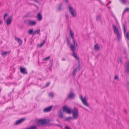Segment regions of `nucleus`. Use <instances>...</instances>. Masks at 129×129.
<instances>
[{"label":"nucleus","instance_id":"f257e3e1","mask_svg":"<svg viewBox=\"0 0 129 129\" xmlns=\"http://www.w3.org/2000/svg\"><path fill=\"white\" fill-rule=\"evenodd\" d=\"M113 29L115 35L116 36L118 39H119L120 38L121 34L119 32V30L114 25H113Z\"/></svg>","mask_w":129,"mask_h":129},{"label":"nucleus","instance_id":"f03ea898","mask_svg":"<svg viewBox=\"0 0 129 129\" xmlns=\"http://www.w3.org/2000/svg\"><path fill=\"white\" fill-rule=\"evenodd\" d=\"M50 121L49 120L46 119H39L38 121L39 125H42L49 123Z\"/></svg>","mask_w":129,"mask_h":129},{"label":"nucleus","instance_id":"7ed1b4c3","mask_svg":"<svg viewBox=\"0 0 129 129\" xmlns=\"http://www.w3.org/2000/svg\"><path fill=\"white\" fill-rule=\"evenodd\" d=\"M73 116L75 119H77L78 116V109L74 108L72 111Z\"/></svg>","mask_w":129,"mask_h":129},{"label":"nucleus","instance_id":"20e7f679","mask_svg":"<svg viewBox=\"0 0 129 129\" xmlns=\"http://www.w3.org/2000/svg\"><path fill=\"white\" fill-rule=\"evenodd\" d=\"M69 10L70 13L73 17H75L76 16V13L75 10L70 6H69Z\"/></svg>","mask_w":129,"mask_h":129},{"label":"nucleus","instance_id":"39448f33","mask_svg":"<svg viewBox=\"0 0 129 129\" xmlns=\"http://www.w3.org/2000/svg\"><path fill=\"white\" fill-rule=\"evenodd\" d=\"M73 41L74 44L73 45H70V47L73 52H74L76 48V47H77L78 46V44L76 43L74 39H73Z\"/></svg>","mask_w":129,"mask_h":129},{"label":"nucleus","instance_id":"423d86ee","mask_svg":"<svg viewBox=\"0 0 129 129\" xmlns=\"http://www.w3.org/2000/svg\"><path fill=\"white\" fill-rule=\"evenodd\" d=\"M79 98L82 103L84 105L87 107L88 106V105L86 102V98L85 97L83 98L82 96L80 95L79 96Z\"/></svg>","mask_w":129,"mask_h":129},{"label":"nucleus","instance_id":"0eeeda50","mask_svg":"<svg viewBox=\"0 0 129 129\" xmlns=\"http://www.w3.org/2000/svg\"><path fill=\"white\" fill-rule=\"evenodd\" d=\"M63 110L65 111L67 113L70 114L71 112V110L67 106H65L63 107Z\"/></svg>","mask_w":129,"mask_h":129},{"label":"nucleus","instance_id":"6e6552de","mask_svg":"<svg viewBox=\"0 0 129 129\" xmlns=\"http://www.w3.org/2000/svg\"><path fill=\"white\" fill-rule=\"evenodd\" d=\"M12 17L11 16L9 17L6 20V22L7 25H10L12 22Z\"/></svg>","mask_w":129,"mask_h":129},{"label":"nucleus","instance_id":"1a4fd4ad","mask_svg":"<svg viewBox=\"0 0 129 129\" xmlns=\"http://www.w3.org/2000/svg\"><path fill=\"white\" fill-rule=\"evenodd\" d=\"M20 71L21 73L23 74H27V71L24 68L20 67Z\"/></svg>","mask_w":129,"mask_h":129},{"label":"nucleus","instance_id":"9d476101","mask_svg":"<svg viewBox=\"0 0 129 129\" xmlns=\"http://www.w3.org/2000/svg\"><path fill=\"white\" fill-rule=\"evenodd\" d=\"M25 119L24 118H23L21 119H20L18 120L16 122L14 123V124L15 125H17L20 124L21 122H22Z\"/></svg>","mask_w":129,"mask_h":129},{"label":"nucleus","instance_id":"9b49d317","mask_svg":"<svg viewBox=\"0 0 129 129\" xmlns=\"http://www.w3.org/2000/svg\"><path fill=\"white\" fill-rule=\"evenodd\" d=\"M52 108V107L51 106H50L44 109V112H47L50 111L51 110Z\"/></svg>","mask_w":129,"mask_h":129},{"label":"nucleus","instance_id":"f8f14e48","mask_svg":"<svg viewBox=\"0 0 129 129\" xmlns=\"http://www.w3.org/2000/svg\"><path fill=\"white\" fill-rule=\"evenodd\" d=\"M37 19L39 21H41L42 19V17L40 13H39L37 15Z\"/></svg>","mask_w":129,"mask_h":129},{"label":"nucleus","instance_id":"ddd939ff","mask_svg":"<svg viewBox=\"0 0 129 129\" xmlns=\"http://www.w3.org/2000/svg\"><path fill=\"white\" fill-rule=\"evenodd\" d=\"M34 31H33V29H30L27 32V33L29 35L31 34L32 36L34 35V34H33Z\"/></svg>","mask_w":129,"mask_h":129},{"label":"nucleus","instance_id":"4468645a","mask_svg":"<svg viewBox=\"0 0 129 129\" xmlns=\"http://www.w3.org/2000/svg\"><path fill=\"white\" fill-rule=\"evenodd\" d=\"M36 23L35 21H30L29 22V24L31 25H35L36 24Z\"/></svg>","mask_w":129,"mask_h":129},{"label":"nucleus","instance_id":"2eb2a0df","mask_svg":"<svg viewBox=\"0 0 129 129\" xmlns=\"http://www.w3.org/2000/svg\"><path fill=\"white\" fill-rule=\"evenodd\" d=\"M15 40L17 41L20 45H21L22 44V42L21 39L16 38L15 39Z\"/></svg>","mask_w":129,"mask_h":129},{"label":"nucleus","instance_id":"dca6fc26","mask_svg":"<svg viewBox=\"0 0 129 129\" xmlns=\"http://www.w3.org/2000/svg\"><path fill=\"white\" fill-rule=\"evenodd\" d=\"M124 35L127 40H129V31L127 32Z\"/></svg>","mask_w":129,"mask_h":129},{"label":"nucleus","instance_id":"f3484780","mask_svg":"<svg viewBox=\"0 0 129 129\" xmlns=\"http://www.w3.org/2000/svg\"><path fill=\"white\" fill-rule=\"evenodd\" d=\"M125 67L126 69V70L127 72H129V62H127L125 64Z\"/></svg>","mask_w":129,"mask_h":129},{"label":"nucleus","instance_id":"a211bd4d","mask_svg":"<svg viewBox=\"0 0 129 129\" xmlns=\"http://www.w3.org/2000/svg\"><path fill=\"white\" fill-rule=\"evenodd\" d=\"M74 97V95L73 93H70L68 96L69 99H72Z\"/></svg>","mask_w":129,"mask_h":129},{"label":"nucleus","instance_id":"6ab92c4d","mask_svg":"<svg viewBox=\"0 0 129 129\" xmlns=\"http://www.w3.org/2000/svg\"><path fill=\"white\" fill-rule=\"evenodd\" d=\"M45 43V41H44L42 43H41L40 44H38L37 45V47H42L43 45Z\"/></svg>","mask_w":129,"mask_h":129},{"label":"nucleus","instance_id":"aec40b11","mask_svg":"<svg viewBox=\"0 0 129 129\" xmlns=\"http://www.w3.org/2000/svg\"><path fill=\"white\" fill-rule=\"evenodd\" d=\"M94 48L95 50L98 51L99 49V47L98 44H96L94 45Z\"/></svg>","mask_w":129,"mask_h":129},{"label":"nucleus","instance_id":"412c9836","mask_svg":"<svg viewBox=\"0 0 129 129\" xmlns=\"http://www.w3.org/2000/svg\"><path fill=\"white\" fill-rule=\"evenodd\" d=\"M73 56L77 60H79V59L78 57L77 56V54L74 53V52H73Z\"/></svg>","mask_w":129,"mask_h":129},{"label":"nucleus","instance_id":"4be33fe9","mask_svg":"<svg viewBox=\"0 0 129 129\" xmlns=\"http://www.w3.org/2000/svg\"><path fill=\"white\" fill-rule=\"evenodd\" d=\"M70 35L71 36V37L73 39H73H74V33L72 32V30H70Z\"/></svg>","mask_w":129,"mask_h":129},{"label":"nucleus","instance_id":"5701e85b","mask_svg":"<svg viewBox=\"0 0 129 129\" xmlns=\"http://www.w3.org/2000/svg\"><path fill=\"white\" fill-rule=\"evenodd\" d=\"M40 30L39 29H38L34 31L33 34H34V35H35L36 33H37V34H39L40 33Z\"/></svg>","mask_w":129,"mask_h":129},{"label":"nucleus","instance_id":"b1692460","mask_svg":"<svg viewBox=\"0 0 129 129\" xmlns=\"http://www.w3.org/2000/svg\"><path fill=\"white\" fill-rule=\"evenodd\" d=\"M9 52H3L1 54L2 55L4 56H5L7 54H9Z\"/></svg>","mask_w":129,"mask_h":129},{"label":"nucleus","instance_id":"393cba45","mask_svg":"<svg viewBox=\"0 0 129 129\" xmlns=\"http://www.w3.org/2000/svg\"><path fill=\"white\" fill-rule=\"evenodd\" d=\"M59 117L60 118H62L63 117V115L62 114L61 111H60L59 113Z\"/></svg>","mask_w":129,"mask_h":129},{"label":"nucleus","instance_id":"a878e982","mask_svg":"<svg viewBox=\"0 0 129 129\" xmlns=\"http://www.w3.org/2000/svg\"><path fill=\"white\" fill-rule=\"evenodd\" d=\"M123 31H124V34L125 33H126V29L125 28V26L124 25H123Z\"/></svg>","mask_w":129,"mask_h":129},{"label":"nucleus","instance_id":"bb28decb","mask_svg":"<svg viewBox=\"0 0 129 129\" xmlns=\"http://www.w3.org/2000/svg\"><path fill=\"white\" fill-rule=\"evenodd\" d=\"M114 79L118 81L119 80V77L118 76L115 75L114 77Z\"/></svg>","mask_w":129,"mask_h":129},{"label":"nucleus","instance_id":"cd10ccee","mask_svg":"<svg viewBox=\"0 0 129 129\" xmlns=\"http://www.w3.org/2000/svg\"><path fill=\"white\" fill-rule=\"evenodd\" d=\"M123 4H125L126 3V0H119Z\"/></svg>","mask_w":129,"mask_h":129},{"label":"nucleus","instance_id":"c85d7f7f","mask_svg":"<svg viewBox=\"0 0 129 129\" xmlns=\"http://www.w3.org/2000/svg\"><path fill=\"white\" fill-rule=\"evenodd\" d=\"M129 11V8H126L124 11L123 14H124L125 12Z\"/></svg>","mask_w":129,"mask_h":129},{"label":"nucleus","instance_id":"c756f323","mask_svg":"<svg viewBox=\"0 0 129 129\" xmlns=\"http://www.w3.org/2000/svg\"><path fill=\"white\" fill-rule=\"evenodd\" d=\"M77 71V69H75L73 71V74L74 75H75L76 72Z\"/></svg>","mask_w":129,"mask_h":129},{"label":"nucleus","instance_id":"7c9ffc66","mask_svg":"<svg viewBox=\"0 0 129 129\" xmlns=\"http://www.w3.org/2000/svg\"><path fill=\"white\" fill-rule=\"evenodd\" d=\"M50 58V57L49 56L48 57H46L43 59L44 60H46L49 59Z\"/></svg>","mask_w":129,"mask_h":129},{"label":"nucleus","instance_id":"2f4dec72","mask_svg":"<svg viewBox=\"0 0 129 129\" xmlns=\"http://www.w3.org/2000/svg\"><path fill=\"white\" fill-rule=\"evenodd\" d=\"M72 119V118L71 117H68L67 118L66 120H69L71 119Z\"/></svg>","mask_w":129,"mask_h":129},{"label":"nucleus","instance_id":"473e14b6","mask_svg":"<svg viewBox=\"0 0 129 129\" xmlns=\"http://www.w3.org/2000/svg\"><path fill=\"white\" fill-rule=\"evenodd\" d=\"M8 14L7 13L5 14L4 15V20L5 19V17L7 16H8Z\"/></svg>","mask_w":129,"mask_h":129},{"label":"nucleus","instance_id":"72a5a7b5","mask_svg":"<svg viewBox=\"0 0 129 129\" xmlns=\"http://www.w3.org/2000/svg\"><path fill=\"white\" fill-rule=\"evenodd\" d=\"M49 95L51 97H53V94L52 93H51L49 94Z\"/></svg>","mask_w":129,"mask_h":129},{"label":"nucleus","instance_id":"f704fd0d","mask_svg":"<svg viewBox=\"0 0 129 129\" xmlns=\"http://www.w3.org/2000/svg\"><path fill=\"white\" fill-rule=\"evenodd\" d=\"M65 128H66V129H71V128H70L68 127L67 126H65Z\"/></svg>","mask_w":129,"mask_h":129},{"label":"nucleus","instance_id":"c9c22d12","mask_svg":"<svg viewBox=\"0 0 129 129\" xmlns=\"http://www.w3.org/2000/svg\"><path fill=\"white\" fill-rule=\"evenodd\" d=\"M50 84V83L48 82L46 84V87H47Z\"/></svg>","mask_w":129,"mask_h":129},{"label":"nucleus","instance_id":"e433bc0d","mask_svg":"<svg viewBox=\"0 0 129 129\" xmlns=\"http://www.w3.org/2000/svg\"><path fill=\"white\" fill-rule=\"evenodd\" d=\"M3 23V21H0V24L1 25H2V24Z\"/></svg>","mask_w":129,"mask_h":129},{"label":"nucleus","instance_id":"4c0bfd02","mask_svg":"<svg viewBox=\"0 0 129 129\" xmlns=\"http://www.w3.org/2000/svg\"><path fill=\"white\" fill-rule=\"evenodd\" d=\"M61 9V8L60 7H59L58 9V10H60Z\"/></svg>","mask_w":129,"mask_h":129},{"label":"nucleus","instance_id":"58836bf2","mask_svg":"<svg viewBox=\"0 0 129 129\" xmlns=\"http://www.w3.org/2000/svg\"><path fill=\"white\" fill-rule=\"evenodd\" d=\"M36 1V2H37V0H35V1Z\"/></svg>","mask_w":129,"mask_h":129},{"label":"nucleus","instance_id":"ea45409f","mask_svg":"<svg viewBox=\"0 0 129 129\" xmlns=\"http://www.w3.org/2000/svg\"><path fill=\"white\" fill-rule=\"evenodd\" d=\"M120 62H121V60L120 59Z\"/></svg>","mask_w":129,"mask_h":129},{"label":"nucleus","instance_id":"a19ab883","mask_svg":"<svg viewBox=\"0 0 129 129\" xmlns=\"http://www.w3.org/2000/svg\"><path fill=\"white\" fill-rule=\"evenodd\" d=\"M25 41H26V39H25Z\"/></svg>","mask_w":129,"mask_h":129},{"label":"nucleus","instance_id":"79ce46f5","mask_svg":"<svg viewBox=\"0 0 129 129\" xmlns=\"http://www.w3.org/2000/svg\"><path fill=\"white\" fill-rule=\"evenodd\" d=\"M67 1V0H66Z\"/></svg>","mask_w":129,"mask_h":129}]
</instances>
